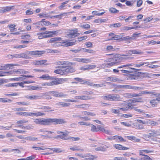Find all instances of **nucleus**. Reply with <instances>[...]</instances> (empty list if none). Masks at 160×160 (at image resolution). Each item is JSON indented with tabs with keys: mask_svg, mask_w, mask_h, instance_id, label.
<instances>
[{
	"mask_svg": "<svg viewBox=\"0 0 160 160\" xmlns=\"http://www.w3.org/2000/svg\"><path fill=\"white\" fill-rule=\"evenodd\" d=\"M51 94L53 95V96L59 98L66 97L68 96L67 94H64L62 92H59L57 91H51Z\"/></svg>",
	"mask_w": 160,
	"mask_h": 160,
	"instance_id": "6e6552de",
	"label": "nucleus"
},
{
	"mask_svg": "<svg viewBox=\"0 0 160 160\" xmlns=\"http://www.w3.org/2000/svg\"><path fill=\"white\" fill-rule=\"evenodd\" d=\"M40 108L46 110L45 111V112H52L54 111V110H48L50 109L51 108L49 106H43L41 108Z\"/></svg>",
	"mask_w": 160,
	"mask_h": 160,
	"instance_id": "e433bc0d",
	"label": "nucleus"
},
{
	"mask_svg": "<svg viewBox=\"0 0 160 160\" xmlns=\"http://www.w3.org/2000/svg\"><path fill=\"white\" fill-rule=\"evenodd\" d=\"M134 109L136 111L139 112L140 113H143L145 112V111L144 110H142L140 109H139L137 108V107H134L132 106V109Z\"/></svg>",
	"mask_w": 160,
	"mask_h": 160,
	"instance_id": "79ce46f5",
	"label": "nucleus"
},
{
	"mask_svg": "<svg viewBox=\"0 0 160 160\" xmlns=\"http://www.w3.org/2000/svg\"><path fill=\"white\" fill-rule=\"evenodd\" d=\"M106 49L107 51H113L114 50L113 46L111 45L107 46V47Z\"/></svg>",
	"mask_w": 160,
	"mask_h": 160,
	"instance_id": "13d9d810",
	"label": "nucleus"
},
{
	"mask_svg": "<svg viewBox=\"0 0 160 160\" xmlns=\"http://www.w3.org/2000/svg\"><path fill=\"white\" fill-rule=\"evenodd\" d=\"M108 147L106 145H103L100 147H98L95 148V150L97 151H105L106 149L108 148Z\"/></svg>",
	"mask_w": 160,
	"mask_h": 160,
	"instance_id": "dca6fc26",
	"label": "nucleus"
},
{
	"mask_svg": "<svg viewBox=\"0 0 160 160\" xmlns=\"http://www.w3.org/2000/svg\"><path fill=\"white\" fill-rule=\"evenodd\" d=\"M136 128L138 129L141 130L144 128V126L143 125L137 123L136 125Z\"/></svg>",
	"mask_w": 160,
	"mask_h": 160,
	"instance_id": "09e8293b",
	"label": "nucleus"
},
{
	"mask_svg": "<svg viewBox=\"0 0 160 160\" xmlns=\"http://www.w3.org/2000/svg\"><path fill=\"white\" fill-rule=\"evenodd\" d=\"M144 157L141 158V159L144 160H152V159L147 155H144Z\"/></svg>",
	"mask_w": 160,
	"mask_h": 160,
	"instance_id": "052dcab7",
	"label": "nucleus"
},
{
	"mask_svg": "<svg viewBox=\"0 0 160 160\" xmlns=\"http://www.w3.org/2000/svg\"><path fill=\"white\" fill-rule=\"evenodd\" d=\"M80 27L86 29H88L90 28V25L87 23H85L83 25H81Z\"/></svg>",
	"mask_w": 160,
	"mask_h": 160,
	"instance_id": "c03bdc74",
	"label": "nucleus"
},
{
	"mask_svg": "<svg viewBox=\"0 0 160 160\" xmlns=\"http://www.w3.org/2000/svg\"><path fill=\"white\" fill-rule=\"evenodd\" d=\"M12 100L9 99H8L6 98H0V102H12Z\"/></svg>",
	"mask_w": 160,
	"mask_h": 160,
	"instance_id": "c756f323",
	"label": "nucleus"
},
{
	"mask_svg": "<svg viewBox=\"0 0 160 160\" xmlns=\"http://www.w3.org/2000/svg\"><path fill=\"white\" fill-rule=\"evenodd\" d=\"M16 104L18 105H22L23 106H29L30 104V102L28 101L18 102Z\"/></svg>",
	"mask_w": 160,
	"mask_h": 160,
	"instance_id": "a878e982",
	"label": "nucleus"
},
{
	"mask_svg": "<svg viewBox=\"0 0 160 160\" xmlns=\"http://www.w3.org/2000/svg\"><path fill=\"white\" fill-rule=\"evenodd\" d=\"M145 94H149L150 96L152 97L153 95L157 96L158 95L157 93L155 92L154 90H152L151 91H145Z\"/></svg>",
	"mask_w": 160,
	"mask_h": 160,
	"instance_id": "5701e85b",
	"label": "nucleus"
},
{
	"mask_svg": "<svg viewBox=\"0 0 160 160\" xmlns=\"http://www.w3.org/2000/svg\"><path fill=\"white\" fill-rule=\"evenodd\" d=\"M132 86L129 85H120L119 88H126L128 89H132Z\"/></svg>",
	"mask_w": 160,
	"mask_h": 160,
	"instance_id": "58836bf2",
	"label": "nucleus"
},
{
	"mask_svg": "<svg viewBox=\"0 0 160 160\" xmlns=\"http://www.w3.org/2000/svg\"><path fill=\"white\" fill-rule=\"evenodd\" d=\"M61 40V38H51L50 40L49 41V43L54 42L57 41H60Z\"/></svg>",
	"mask_w": 160,
	"mask_h": 160,
	"instance_id": "c85d7f7f",
	"label": "nucleus"
},
{
	"mask_svg": "<svg viewBox=\"0 0 160 160\" xmlns=\"http://www.w3.org/2000/svg\"><path fill=\"white\" fill-rule=\"evenodd\" d=\"M32 148L33 149H34L37 150H44L45 149H46L47 148H43L41 147H36L35 146H33L32 147Z\"/></svg>",
	"mask_w": 160,
	"mask_h": 160,
	"instance_id": "e2e57ef3",
	"label": "nucleus"
},
{
	"mask_svg": "<svg viewBox=\"0 0 160 160\" xmlns=\"http://www.w3.org/2000/svg\"><path fill=\"white\" fill-rule=\"evenodd\" d=\"M12 9V7H10L7 6L3 7L0 9V12L1 13H3L6 12H8L10 11Z\"/></svg>",
	"mask_w": 160,
	"mask_h": 160,
	"instance_id": "2eb2a0df",
	"label": "nucleus"
},
{
	"mask_svg": "<svg viewBox=\"0 0 160 160\" xmlns=\"http://www.w3.org/2000/svg\"><path fill=\"white\" fill-rule=\"evenodd\" d=\"M34 122L37 124H40V118L34 119Z\"/></svg>",
	"mask_w": 160,
	"mask_h": 160,
	"instance_id": "0e129e2a",
	"label": "nucleus"
},
{
	"mask_svg": "<svg viewBox=\"0 0 160 160\" xmlns=\"http://www.w3.org/2000/svg\"><path fill=\"white\" fill-rule=\"evenodd\" d=\"M85 44L88 48H90L92 47V44L91 42H87L85 43Z\"/></svg>",
	"mask_w": 160,
	"mask_h": 160,
	"instance_id": "338daca9",
	"label": "nucleus"
},
{
	"mask_svg": "<svg viewBox=\"0 0 160 160\" xmlns=\"http://www.w3.org/2000/svg\"><path fill=\"white\" fill-rule=\"evenodd\" d=\"M25 139L28 140L34 141L37 139V138L29 136L25 138Z\"/></svg>",
	"mask_w": 160,
	"mask_h": 160,
	"instance_id": "a19ab883",
	"label": "nucleus"
},
{
	"mask_svg": "<svg viewBox=\"0 0 160 160\" xmlns=\"http://www.w3.org/2000/svg\"><path fill=\"white\" fill-rule=\"evenodd\" d=\"M78 28H75L74 29H69L67 32V37L70 38H74L78 36L80 33H78Z\"/></svg>",
	"mask_w": 160,
	"mask_h": 160,
	"instance_id": "20e7f679",
	"label": "nucleus"
},
{
	"mask_svg": "<svg viewBox=\"0 0 160 160\" xmlns=\"http://www.w3.org/2000/svg\"><path fill=\"white\" fill-rule=\"evenodd\" d=\"M81 62L82 63H88L91 62L90 59L88 58H82Z\"/></svg>",
	"mask_w": 160,
	"mask_h": 160,
	"instance_id": "a18cd8bd",
	"label": "nucleus"
},
{
	"mask_svg": "<svg viewBox=\"0 0 160 160\" xmlns=\"http://www.w3.org/2000/svg\"><path fill=\"white\" fill-rule=\"evenodd\" d=\"M56 31H47L44 32H38L37 33V35H39V34H52V35H54L56 34Z\"/></svg>",
	"mask_w": 160,
	"mask_h": 160,
	"instance_id": "aec40b11",
	"label": "nucleus"
},
{
	"mask_svg": "<svg viewBox=\"0 0 160 160\" xmlns=\"http://www.w3.org/2000/svg\"><path fill=\"white\" fill-rule=\"evenodd\" d=\"M126 137L128 139L132 141H135L137 142H138L140 140L139 139H137L136 137L134 136H127Z\"/></svg>",
	"mask_w": 160,
	"mask_h": 160,
	"instance_id": "bb28decb",
	"label": "nucleus"
},
{
	"mask_svg": "<svg viewBox=\"0 0 160 160\" xmlns=\"http://www.w3.org/2000/svg\"><path fill=\"white\" fill-rule=\"evenodd\" d=\"M109 11L111 13H115L119 12L118 10H117L115 8L111 7L109 9Z\"/></svg>",
	"mask_w": 160,
	"mask_h": 160,
	"instance_id": "ea45409f",
	"label": "nucleus"
},
{
	"mask_svg": "<svg viewBox=\"0 0 160 160\" xmlns=\"http://www.w3.org/2000/svg\"><path fill=\"white\" fill-rule=\"evenodd\" d=\"M147 123H146V124H150L153 126H156L158 125V123L153 121L147 120Z\"/></svg>",
	"mask_w": 160,
	"mask_h": 160,
	"instance_id": "2f4dec72",
	"label": "nucleus"
},
{
	"mask_svg": "<svg viewBox=\"0 0 160 160\" xmlns=\"http://www.w3.org/2000/svg\"><path fill=\"white\" fill-rule=\"evenodd\" d=\"M97 128L98 129V132L99 131H101L103 132L104 130V128L102 127L101 126L98 125H97Z\"/></svg>",
	"mask_w": 160,
	"mask_h": 160,
	"instance_id": "69168bd1",
	"label": "nucleus"
},
{
	"mask_svg": "<svg viewBox=\"0 0 160 160\" xmlns=\"http://www.w3.org/2000/svg\"><path fill=\"white\" fill-rule=\"evenodd\" d=\"M22 69H14L13 70L9 72V73H10L11 74H12L13 73H16L17 74H20L22 73Z\"/></svg>",
	"mask_w": 160,
	"mask_h": 160,
	"instance_id": "f3484780",
	"label": "nucleus"
},
{
	"mask_svg": "<svg viewBox=\"0 0 160 160\" xmlns=\"http://www.w3.org/2000/svg\"><path fill=\"white\" fill-rule=\"evenodd\" d=\"M132 104L128 103L124 104L123 107L122 108H120L119 109L122 111H127L129 109H132Z\"/></svg>",
	"mask_w": 160,
	"mask_h": 160,
	"instance_id": "9d476101",
	"label": "nucleus"
},
{
	"mask_svg": "<svg viewBox=\"0 0 160 160\" xmlns=\"http://www.w3.org/2000/svg\"><path fill=\"white\" fill-rule=\"evenodd\" d=\"M30 100L34 101L41 99L42 96L39 95H33L31 96Z\"/></svg>",
	"mask_w": 160,
	"mask_h": 160,
	"instance_id": "a211bd4d",
	"label": "nucleus"
},
{
	"mask_svg": "<svg viewBox=\"0 0 160 160\" xmlns=\"http://www.w3.org/2000/svg\"><path fill=\"white\" fill-rule=\"evenodd\" d=\"M39 78H42L44 80H49L51 79H52L48 75H43L41 76Z\"/></svg>",
	"mask_w": 160,
	"mask_h": 160,
	"instance_id": "473e14b6",
	"label": "nucleus"
},
{
	"mask_svg": "<svg viewBox=\"0 0 160 160\" xmlns=\"http://www.w3.org/2000/svg\"><path fill=\"white\" fill-rule=\"evenodd\" d=\"M114 160H127L126 158L123 157H116L114 158Z\"/></svg>",
	"mask_w": 160,
	"mask_h": 160,
	"instance_id": "774afa93",
	"label": "nucleus"
},
{
	"mask_svg": "<svg viewBox=\"0 0 160 160\" xmlns=\"http://www.w3.org/2000/svg\"><path fill=\"white\" fill-rule=\"evenodd\" d=\"M132 89L134 90H142L143 89V88L142 87L132 86Z\"/></svg>",
	"mask_w": 160,
	"mask_h": 160,
	"instance_id": "5fc2aeb1",
	"label": "nucleus"
},
{
	"mask_svg": "<svg viewBox=\"0 0 160 160\" xmlns=\"http://www.w3.org/2000/svg\"><path fill=\"white\" fill-rule=\"evenodd\" d=\"M82 51L84 52H87L90 53H93L94 51L92 50L88 49L85 48H81Z\"/></svg>",
	"mask_w": 160,
	"mask_h": 160,
	"instance_id": "4c0bfd02",
	"label": "nucleus"
},
{
	"mask_svg": "<svg viewBox=\"0 0 160 160\" xmlns=\"http://www.w3.org/2000/svg\"><path fill=\"white\" fill-rule=\"evenodd\" d=\"M112 62L107 63L106 64L105 66L106 67H111L116 65L117 63L119 62L118 58H116V57L112 58Z\"/></svg>",
	"mask_w": 160,
	"mask_h": 160,
	"instance_id": "0eeeda50",
	"label": "nucleus"
},
{
	"mask_svg": "<svg viewBox=\"0 0 160 160\" xmlns=\"http://www.w3.org/2000/svg\"><path fill=\"white\" fill-rule=\"evenodd\" d=\"M57 133L58 134H60V133H62L63 134V135H67L69 134V132L67 131H65V132L58 131L57 132Z\"/></svg>",
	"mask_w": 160,
	"mask_h": 160,
	"instance_id": "4d7b16f0",
	"label": "nucleus"
},
{
	"mask_svg": "<svg viewBox=\"0 0 160 160\" xmlns=\"http://www.w3.org/2000/svg\"><path fill=\"white\" fill-rule=\"evenodd\" d=\"M28 122V120L23 119L21 120L18 121L17 122L18 124H23Z\"/></svg>",
	"mask_w": 160,
	"mask_h": 160,
	"instance_id": "680f3d73",
	"label": "nucleus"
},
{
	"mask_svg": "<svg viewBox=\"0 0 160 160\" xmlns=\"http://www.w3.org/2000/svg\"><path fill=\"white\" fill-rule=\"evenodd\" d=\"M58 68H62V69H56L55 70L54 73L62 75H63L69 73H72L75 72V69L71 67H67L58 66Z\"/></svg>",
	"mask_w": 160,
	"mask_h": 160,
	"instance_id": "7ed1b4c3",
	"label": "nucleus"
},
{
	"mask_svg": "<svg viewBox=\"0 0 160 160\" xmlns=\"http://www.w3.org/2000/svg\"><path fill=\"white\" fill-rule=\"evenodd\" d=\"M60 83V80L58 78L55 79L54 80L50 82V86L56 85Z\"/></svg>",
	"mask_w": 160,
	"mask_h": 160,
	"instance_id": "412c9836",
	"label": "nucleus"
},
{
	"mask_svg": "<svg viewBox=\"0 0 160 160\" xmlns=\"http://www.w3.org/2000/svg\"><path fill=\"white\" fill-rule=\"evenodd\" d=\"M122 26V24L121 23H116L110 24V27L112 28H118Z\"/></svg>",
	"mask_w": 160,
	"mask_h": 160,
	"instance_id": "72a5a7b5",
	"label": "nucleus"
},
{
	"mask_svg": "<svg viewBox=\"0 0 160 160\" xmlns=\"http://www.w3.org/2000/svg\"><path fill=\"white\" fill-rule=\"evenodd\" d=\"M156 101H157L156 99H153L150 101V102L153 107H155L157 105V102H156Z\"/></svg>",
	"mask_w": 160,
	"mask_h": 160,
	"instance_id": "8fccbe9b",
	"label": "nucleus"
},
{
	"mask_svg": "<svg viewBox=\"0 0 160 160\" xmlns=\"http://www.w3.org/2000/svg\"><path fill=\"white\" fill-rule=\"evenodd\" d=\"M74 98L76 99L87 100L91 99L90 97L88 96L82 95L75 96Z\"/></svg>",
	"mask_w": 160,
	"mask_h": 160,
	"instance_id": "f8f14e48",
	"label": "nucleus"
},
{
	"mask_svg": "<svg viewBox=\"0 0 160 160\" xmlns=\"http://www.w3.org/2000/svg\"><path fill=\"white\" fill-rule=\"evenodd\" d=\"M129 52L134 54H142L143 53V52H141V50L137 51L136 50H130L129 51Z\"/></svg>",
	"mask_w": 160,
	"mask_h": 160,
	"instance_id": "cd10ccee",
	"label": "nucleus"
},
{
	"mask_svg": "<svg viewBox=\"0 0 160 160\" xmlns=\"http://www.w3.org/2000/svg\"><path fill=\"white\" fill-rule=\"evenodd\" d=\"M144 73L138 72L133 74H130L128 77V79H138L140 77H144Z\"/></svg>",
	"mask_w": 160,
	"mask_h": 160,
	"instance_id": "423d86ee",
	"label": "nucleus"
},
{
	"mask_svg": "<svg viewBox=\"0 0 160 160\" xmlns=\"http://www.w3.org/2000/svg\"><path fill=\"white\" fill-rule=\"evenodd\" d=\"M66 135H57L56 137H55L54 138H59L62 139L63 140H68L69 139V138H67L65 136Z\"/></svg>",
	"mask_w": 160,
	"mask_h": 160,
	"instance_id": "f704fd0d",
	"label": "nucleus"
},
{
	"mask_svg": "<svg viewBox=\"0 0 160 160\" xmlns=\"http://www.w3.org/2000/svg\"><path fill=\"white\" fill-rule=\"evenodd\" d=\"M72 52H74L75 53H77L79 52L80 51H82L81 48L79 47L77 49H71L70 50Z\"/></svg>",
	"mask_w": 160,
	"mask_h": 160,
	"instance_id": "de8ad7c7",
	"label": "nucleus"
},
{
	"mask_svg": "<svg viewBox=\"0 0 160 160\" xmlns=\"http://www.w3.org/2000/svg\"><path fill=\"white\" fill-rule=\"evenodd\" d=\"M33 13V11L31 9H28L26 11V15H31Z\"/></svg>",
	"mask_w": 160,
	"mask_h": 160,
	"instance_id": "603ef678",
	"label": "nucleus"
},
{
	"mask_svg": "<svg viewBox=\"0 0 160 160\" xmlns=\"http://www.w3.org/2000/svg\"><path fill=\"white\" fill-rule=\"evenodd\" d=\"M92 87H93L99 88L103 87V84L102 83L101 84H92Z\"/></svg>",
	"mask_w": 160,
	"mask_h": 160,
	"instance_id": "bf43d9fd",
	"label": "nucleus"
},
{
	"mask_svg": "<svg viewBox=\"0 0 160 160\" xmlns=\"http://www.w3.org/2000/svg\"><path fill=\"white\" fill-rule=\"evenodd\" d=\"M113 146L116 149L119 150H126L129 149V148L122 146L120 144H115Z\"/></svg>",
	"mask_w": 160,
	"mask_h": 160,
	"instance_id": "4468645a",
	"label": "nucleus"
},
{
	"mask_svg": "<svg viewBox=\"0 0 160 160\" xmlns=\"http://www.w3.org/2000/svg\"><path fill=\"white\" fill-rule=\"evenodd\" d=\"M121 38V37L119 35H115L114 36L112 37L110 40H118Z\"/></svg>",
	"mask_w": 160,
	"mask_h": 160,
	"instance_id": "49530a36",
	"label": "nucleus"
},
{
	"mask_svg": "<svg viewBox=\"0 0 160 160\" xmlns=\"http://www.w3.org/2000/svg\"><path fill=\"white\" fill-rule=\"evenodd\" d=\"M121 71V74L122 73L128 74L131 73V71L129 70H124L122 69V70H120Z\"/></svg>",
	"mask_w": 160,
	"mask_h": 160,
	"instance_id": "864d4df0",
	"label": "nucleus"
},
{
	"mask_svg": "<svg viewBox=\"0 0 160 160\" xmlns=\"http://www.w3.org/2000/svg\"><path fill=\"white\" fill-rule=\"evenodd\" d=\"M56 64L59 65H62V66H63L64 67L65 66L68 67V66L69 65V62L67 61H64L63 60H60L56 62Z\"/></svg>",
	"mask_w": 160,
	"mask_h": 160,
	"instance_id": "9b49d317",
	"label": "nucleus"
},
{
	"mask_svg": "<svg viewBox=\"0 0 160 160\" xmlns=\"http://www.w3.org/2000/svg\"><path fill=\"white\" fill-rule=\"evenodd\" d=\"M14 65L12 64H7L5 66H2L0 65V70H5L8 68H10L11 67L13 66Z\"/></svg>",
	"mask_w": 160,
	"mask_h": 160,
	"instance_id": "4be33fe9",
	"label": "nucleus"
},
{
	"mask_svg": "<svg viewBox=\"0 0 160 160\" xmlns=\"http://www.w3.org/2000/svg\"><path fill=\"white\" fill-rule=\"evenodd\" d=\"M45 52L44 51L36 50L32 51H27L26 53H21L19 54V58L29 59L30 58L28 56H34L36 57H39L41 56L42 54L45 53Z\"/></svg>",
	"mask_w": 160,
	"mask_h": 160,
	"instance_id": "f03ea898",
	"label": "nucleus"
},
{
	"mask_svg": "<svg viewBox=\"0 0 160 160\" xmlns=\"http://www.w3.org/2000/svg\"><path fill=\"white\" fill-rule=\"evenodd\" d=\"M74 79L78 82H80L81 83L83 84L85 83V81L83 80L82 79L78 78H75Z\"/></svg>",
	"mask_w": 160,
	"mask_h": 160,
	"instance_id": "6e6d98bb",
	"label": "nucleus"
},
{
	"mask_svg": "<svg viewBox=\"0 0 160 160\" xmlns=\"http://www.w3.org/2000/svg\"><path fill=\"white\" fill-rule=\"evenodd\" d=\"M91 131L92 132H98V129L97 128V127H96L94 125L92 124L91 125Z\"/></svg>",
	"mask_w": 160,
	"mask_h": 160,
	"instance_id": "c9c22d12",
	"label": "nucleus"
},
{
	"mask_svg": "<svg viewBox=\"0 0 160 160\" xmlns=\"http://www.w3.org/2000/svg\"><path fill=\"white\" fill-rule=\"evenodd\" d=\"M151 137L152 138L156 137L159 135L158 132L157 130H155L153 129L150 130L148 131Z\"/></svg>",
	"mask_w": 160,
	"mask_h": 160,
	"instance_id": "ddd939ff",
	"label": "nucleus"
},
{
	"mask_svg": "<svg viewBox=\"0 0 160 160\" xmlns=\"http://www.w3.org/2000/svg\"><path fill=\"white\" fill-rule=\"evenodd\" d=\"M143 137L144 139L147 140H149L152 138L150 135L149 133L148 134H144L143 135Z\"/></svg>",
	"mask_w": 160,
	"mask_h": 160,
	"instance_id": "3c124183",
	"label": "nucleus"
},
{
	"mask_svg": "<svg viewBox=\"0 0 160 160\" xmlns=\"http://www.w3.org/2000/svg\"><path fill=\"white\" fill-rule=\"evenodd\" d=\"M28 87L29 88L28 89L29 90H41L42 89V87H41L30 86H28Z\"/></svg>",
	"mask_w": 160,
	"mask_h": 160,
	"instance_id": "b1692460",
	"label": "nucleus"
},
{
	"mask_svg": "<svg viewBox=\"0 0 160 160\" xmlns=\"http://www.w3.org/2000/svg\"><path fill=\"white\" fill-rule=\"evenodd\" d=\"M103 99L110 101H118L120 100L121 98L119 95L109 94L103 96Z\"/></svg>",
	"mask_w": 160,
	"mask_h": 160,
	"instance_id": "39448f33",
	"label": "nucleus"
},
{
	"mask_svg": "<svg viewBox=\"0 0 160 160\" xmlns=\"http://www.w3.org/2000/svg\"><path fill=\"white\" fill-rule=\"evenodd\" d=\"M53 122L55 124L65 123L66 122L62 119L57 118H40V125H48L50 123Z\"/></svg>",
	"mask_w": 160,
	"mask_h": 160,
	"instance_id": "f257e3e1",
	"label": "nucleus"
},
{
	"mask_svg": "<svg viewBox=\"0 0 160 160\" xmlns=\"http://www.w3.org/2000/svg\"><path fill=\"white\" fill-rule=\"evenodd\" d=\"M140 26H136L135 27H129L128 26H124L122 28V30H128L132 29H136L140 28Z\"/></svg>",
	"mask_w": 160,
	"mask_h": 160,
	"instance_id": "6ab92c4d",
	"label": "nucleus"
},
{
	"mask_svg": "<svg viewBox=\"0 0 160 160\" xmlns=\"http://www.w3.org/2000/svg\"><path fill=\"white\" fill-rule=\"evenodd\" d=\"M84 159V160H94V158H96L97 157L92 155H89V156Z\"/></svg>",
	"mask_w": 160,
	"mask_h": 160,
	"instance_id": "37998d69",
	"label": "nucleus"
},
{
	"mask_svg": "<svg viewBox=\"0 0 160 160\" xmlns=\"http://www.w3.org/2000/svg\"><path fill=\"white\" fill-rule=\"evenodd\" d=\"M131 65L130 64L121 65L118 67V68H125V69H126L127 70H129L130 71H131V73L132 72H136V70H139V69L129 67V66Z\"/></svg>",
	"mask_w": 160,
	"mask_h": 160,
	"instance_id": "1a4fd4ad",
	"label": "nucleus"
},
{
	"mask_svg": "<svg viewBox=\"0 0 160 160\" xmlns=\"http://www.w3.org/2000/svg\"><path fill=\"white\" fill-rule=\"evenodd\" d=\"M8 27L10 29V31L11 32L16 31L17 30V29L15 28L16 27L15 25L11 24L9 25H8Z\"/></svg>",
	"mask_w": 160,
	"mask_h": 160,
	"instance_id": "7c9ffc66",
	"label": "nucleus"
},
{
	"mask_svg": "<svg viewBox=\"0 0 160 160\" xmlns=\"http://www.w3.org/2000/svg\"><path fill=\"white\" fill-rule=\"evenodd\" d=\"M45 114L44 113L42 112H32V116L38 117L40 116H42L45 115Z\"/></svg>",
	"mask_w": 160,
	"mask_h": 160,
	"instance_id": "393cba45",
	"label": "nucleus"
}]
</instances>
